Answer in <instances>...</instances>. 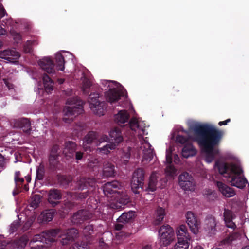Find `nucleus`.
<instances>
[{
    "mask_svg": "<svg viewBox=\"0 0 249 249\" xmlns=\"http://www.w3.org/2000/svg\"><path fill=\"white\" fill-rule=\"evenodd\" d=\"M130 114L125 110H121L114 115V120L118 124H124L129 119Z\"/></svg>",
    "mask_w": 249,
    "mask_h": 249,
    "instance_id": "a878e982",
    "label": "nucleus"
},
{
    "mask_svg": "<svg viewBox=\"0 0 249 249\" xmlns=\"http://www.w3.org/2000/svg\"><path fill=\"white\" fill-rule=\"evenodd\" d=\"M109 136L112 141H114L117 145L123 141V137L120 129L114 127L109 132Z\"/></svg>",
    "mask_w": 249,
    "mask_h": 249,
    "instance_id": "cd10ccee",
    "label": "nucleus"
},
{
    "mask_svg": "<svg viewBox=\"0 0 249 249\" xmlns=\"http://www.w3.org/2000/svg\"><path fill=\"white\" fill-rule=\"evenodd\" d=\"M143 179L144 171L143 170L138 169L134 172L131 183V189L134 193H138L139 190L142 188Z\"/></svg>",
    "mask_w": 249,
    "mask_h": 249,
    "instance_id": "9b49d317",
    "label": "nucleus"
},
{
    "mask_svg": "<svg viewBox=\"0 0 249 249\" xmlns=\"http://www.w3.org/2000/svg\"><path fill=\"white\" fill-rule=\"evenodd\" d=\"M135 216V213L133 211L124 213L118 219L119 222L125 223L133 219Z\"/></svg>",
    "mask_w": 249,
    "mask_h": 249,
    "instance_id": "e433bc0d",
    "label": "nucleus"
},
{
    "mask_svg": "<svg viewBox=\"0 0 249 249\" xmlns=\"http://www.w3.org/2000/svg\"><path fill=\"white\" fill-rule=\"evenodd\" d=\"M160 242L164 246H167L175 239V231L169 225H164L159 230Z\"/></svg>",
    "mask_w": 249,
    "mask_h": 249,
    "instance_id": "6e6552de",
    "label": "nucleus"
},
{
    "mask_svg": "<svg viewBox=\"0 0 249 249\" xmlns=\"http://www.w3.org/2000/svg\"><path fill=\"white\" fill-rule=\"evenodd\" d=\"M41 242H44L43 233L35 235L30 242V246L33 249H41L43 246Z\"/></svg>",
    "mask_w": 249,
    "mask_h": 249,
    "instance_id": "b1692460",
    "label": "nucleus"
},
{
    "mask_svg": "<svg viewBox=\"0 0 249 249\" xmlns=\"http://www.w3.org/2000/svg\"><path fill=\"white\" fill-rule=\"evenodd\" d=\"M4 83L5 86L8 88V89H11L13 88V85L6 79H3Z\"/></svg>",
    "mask_w": 249,
    "mask_h": 249,
    "instance_id": "864d4df0",
    "label": "nucleus"
},
{
    "mask_svg": "<svg viewBox=\"0 0 249 249\" xmlns=\"http://www.w3.org/2000/svg\"><path fill=\"white\" fill-rule=\"evenodd\" d=\"M194 249H203V248L200 246H197L194 247Z\"/></svg>",
    "mask_w": 249,
    "mask_h": 249,
    "instance_id": "338daca9",
    "label": "nucleus"
},
{
    "mask_svg": "<svg viewBox=\"0 0 249 249\" xmlns=\"http://www.w3.org/2000/svg\"><path fill=\"white\" fill-rule=\"evenodd\" d=\"M115 234V238L118 240H124L129 235L128 233H125L123 231L116 232Z\"/></svg>",
    "mask_w": 249,
    "mask_h": 249,
    "instance_id": "a18cd8bd",
    "label": "nucleus"
},
{
    "mask_svg": "<svg viewBox=\"0 0 249 249\" xmlns=\"http://www.w3.org/2000/svg\"><path fill=\"white\" fill-rule=\"evenodd\" d=\"M173 151V147L170 146L166 149V162L168 164L165 168V172L167 177L171 179H174L177 175V170L172 165V159L171 153Z\"/></svg>",
    "mask_w": 249,
    "mask_h": 249,
    "instance_id": "4468645a",
    "label": "nucleus"
},
{
    "mask_svg": "<svg viewBox=\"0 0 249 249\" xmlns=\"http://www.w3.org/2000/svg\"><path fill=\"white\" fill-rule=\"evenodd\" d=\"M142 249H152L151 246L146 245L144 246Z\"/></svg>",
    "mask_w": 249,
    "mask_h": 249,
    "instance_id": "69168bd1",
    "label": "nucleus"
},
{
    "mask_svg": "<svg viewBox=\"0 0 249 249\" xmlns=\"http://www.w3.org/2000/svg\"><path fill=\"white\" fill-rule=\"evenodd\" d=\"M83 102L77 97L70 98L67 100L66 107L63 110V120L66 123L72 121L74 116L82 113Z\"/></svg>",
    "mask_w": 249,
    "mask_h": 249,
    "instance_id": "423d86ee",
    "label": "nucleus"
},
{
    "mask_svg": "<svg viewBox=\"0 0 249 249\" xmlns=\"http://www.w3.org/2000/svg\"><path fill=\"white\" fill-rule=\"evenodd\" d=\"M178 184L184 190H193L196 186L193 177L187 172H183L179 176Z\"/></svg>",
    "mask_w": 249,
    "mask_h": 249,
    "instance_id": "ddd939ff",
    "label": "nucleus"
},
{
    "mask_svg": "<svg viewBox=\"0 0 249 249\" xmlns=\"http://www.w3.org/2000/svg\"><path fill=\"white\" fill-rule=\"evenodd\" d=\"M37 44L36 40H28L25 43L24 46V51L26 53H30L32 51V46L36 45Z\"/></svg>",
    "mask_w": 249,
    "mask_h": 249,
    "instance_id": "ea45409f",
    "label": "nucleus"
},
{
    "mask_svg": "<svg viewBox=\"0 0 249 249\" xmlns=\"http://www.w3.org/2000/svg\"><path fill=\"white\" fill-rule=\"evenodd\" d=\"M216 222L215 218L213 217L207 218L205 220L204 230L206 233L209 236L215 234Z\"/></svg>",
    "mask_w": 249,
    "mask_h": 249,
    "instance_id": "6ab92c4d",
    "label": "nucleus"
},
{
    "mask_svg": "<svg viewBox=\"0 0 249 249\" xmlns=\"http://www.w3.org/2000/svg\"><path fill=\"white\" fill-rule=\"evenodd\" d=\"M87 196V193L86 192H84V193H82L81 194H80L79 196H78V198H84L85 197H86Z\"/></svg>",
    "mask_w": 249,
    "mask_h": 249,
    "instance_id": "680f3d73",
    "label": "nucleus"
},
{
    "mask_svg": "<svg viewBox=\"0 0 249 249\" xmlns=\"http://www.w3.org/2000/svg\"><path fill=\"white\" fill-rule=\"evenodd\" d=\"M230 121V119H228L224 121H220L218 123V124L220 126L222 125H226L228 122Z\"/></svg>",
    "mask_w": 249,
    "mask_h": 249,
    "instance_id": "bf43d9fd",
    "label": "nucleus"
},
{
    "mask_svg": "<svg viewBox=\"0 0 249 249\" xmlns=\"http://www.w3.org/2000/svg\"><path fill=\"white\" fill-rule=\"evenodd\" d=\"M131 129L138 135L141 142L140 149L142 151V161L144 163H148L153 159L154 154L151 146L148 142L147 138H143L148 133L146 124L140 118L133 117L129 121Z\"/></svg>",
    "mask_w": 249,
    "mask_h": 249,
    "instance_id": "f03ea898",
    "label": "nucleus"
},
{
    "mask_svg": "<svg viewBox=\"0 0 249 249\" xmlns=\"http://www.w3.org/2000/svg\"><path fill=\"white\" fill-rule=\"evenodd\" d=\"M99 98V94L98 93H92L90 95L88 101L89 107L93 113L98 116H102L105 111V103L100 102Z\"/></svg>",
    "mask_w": 249,
    "mask_h": 249,
    "instance_id": "1a4fd4ad",
    "label": "nucleus"
},
{
    "mask_svg": "<svg viewBox=\"0 0 249 249\" xmlns=\"http://www.w3.org/2000/svg\"><path fill=\"white\" fill-rule=\"evenodd\" d=\"M187 124L190 130L194 132L195 136L188 134L187 139L178 134L176 138V142L187 144L189 141H197L201 147L204 160L208 163H211L219 153V149L214 146L220 143L223 132L211 124L200 123L192 119L188 120Z\"/></svg>",
    "mask_w": 249,
    "mask_h": 249,
    "instance_id": "f257e3e1",
    "label": "nucleus"
},
{
    "mask_svg": "<svg viewBox=\"0 0 249 249\" xmlns=\"http://www.w3.org/2000/svg\"><path fill=\"white\" fill-rule=\"evenodd\" d=\"M78 231L76 229L72 228L67 230L63 232V233L60 236L61 239V243L63 245L69 244L71 241H72L78 236Z\"/></svg>",
    "mask_w": 249,
    "mask_h": 249,
    "instance_id": "f3484780",
    "label": "nucleus"
},
{
    "mask_svg": "<svg viewBox=\"0 0 249 249\" xmlns=\"http://www.w3.org/2000/svg\"><path fill=\"white\" fill-rule=\"evenodd\" d=\"M233 237L232 236H230L227 239L226 241H225L224 242L228 243H230L233 240Z\"/></svg>",
    "mask_w": 249,
    "mask_h": 249,
    "instance_id": "0e129e2a",
    "label": "nucleus"
},
{
    "mask_svg": "<svg viewBox=\"0 0 249 249\" xmlns=\"http://www.w3.org/2000/svg\"><path fill=\"white\" fill-rule=\"evenodd\" d=\"M4 165V158L2 156L1 154H0V167H3Z\"/></svg>",
    "mask_w": 249,
    "mask_h": 249,
    "instance_id": "5fc2aeb1",
    "label": "nucleus"
},
{
    "mask_svg": "<svg viewBox=\"0 0 249 249\" xmlns=\"http://www.w3.org/2000/svg\"><path fill=\"white\" fill-rule=\"evenodd\" d=\"M217 186L221 193L226 197H231L235 195L234 190L221 182H217Z\"/></svg>",
    "mask_w": 249,
    "mask_h": 249,
    "instance_id": "412c9836",
    "label": "nucleus"
},
{
    "mask_svg": "<svg viewBox=\"0 0 249 249\" xmlns=\"http://www.w3.org/2000/svg\"><path fill=\"white\" fill-rule=\"evenodd\" d=\"M123 225L121 224H116L115 226V229L116 231H120L123 228Z\"/></svg>",
    "mask_w": 249,
    "mask_h": 249,
    "instance_id": "4d7b16f0",
    "label": "nucleus"
},
{
    "mask_svg": "<svg viewBox=\"0 0 249 249\" xmlns=\"http://www.w3.org/2000/svg\"><path fill=\"white\" fill-rule=\"evenodd\" d=\"M178 129L179 130V131L186 132L181 126H179Z\"/></svg>",
    "mask_w": 249,
    "mask_h": 249,
    "instance_id": "774afa93",
    "label": "nucleus"
},
{
    "mask_svg": "<svg viewBox=\"0 0 249 249\" xmlns=\"http://www.w3.org/2000/svg\"><path fill=\"white\" fill-rule=\"evenodd\" d=\"M19 226V223L18 221H14L10 226V231L11 232H14L17 228Z\"/></svg>",
    "mask_w": 249,
    "mask_h": 249,
    "instance_id": "8fccbe9b",
    "label": "nucleus"
},
{
    "mask_svg": "<svg viewBox=\"0 0 249 249\" xmlns=\"http://www.w3.org/2000/svg\"><path fill=\"white\" fill-rule=\"evenodd\" d=\"M95 138L96 134L93 132H89L85 137L83 140V147L85 151H88V148H89L88 145L91 143Z\"/></svg>",
    "mask_w": 249,
    "mask_h": 249,
    "instance_id": "72a5a7b5",
    "label": "nucleus"
},
{
    "mask_svg": "<svg viewBox=\"0 0 249 249\" xmlns=\"http://www.w3.org/2000/svg\"><path fill=\"white\" fill-rule=\"evenodd\" d=\"M59 230H52L51 231L43 232L44 242L46 244H50L55 242L57 238Z\"/></svg>",
    "mask_w": 249,
    "mask_h": 249,
    "instance_id": "5701e85b",
    "label": "nucleus"
},
{
    "mask_svg": "<svg viewBox=\"0 0 249 249\" xmlns=\"http://www.w3.org/2000/svg\"><path fill=\"white\" fill-rule=\"evenodd\" d=\"M41 196L40 195H34L31 200L30 206L32 208L37 207L40 202Z\"/></svg>",
    "mask_w": 249,
    "mask_h": 249,
    "instance_id": "a19ab883",
    "label": "nucleus"
},
{
    "mask_svg": "<svg viewBox=\"0 0 249 249\" xmlns=\"http://www.w3.org/2000/svg\"><path fill=\"white\" fill-rule=\"evenodd\" d=\"M42 80L45 90L47 93L50 92L53 89V82L46 74L43 75Z\"/></svg>",
    "mask_w": 249,
    "mask_h": 249,
    "instance_id": "f704fd0d",
    "label": "nucleus"
},
{
    "mask_svg": "<svg viewBox=\"0 0 249 249\" xmlns=\"http://www.w3.org/2000/svg\"><path fill=\"white\" fill-rule=\"evenodd\" d=\"M17 124L16 127H19L22 129L25 133H28L31 130V123L30 121L25 118L21 119L17 121Z\"/></svg>",
    "mask_w": 249,
    "mask_h": 249,
    "instance_id": "c756f323",
    "label": "nucleus"
},
{
    "mask_svg": "<svg viewBox=\"0 0 249 249\" xmlns=\"http://www.w3.org/2000/svg\"><path fill=\"white\" fill-rule=\"evenodd\" d=\"M121 187V184L117 181L107 182L103 186V192L106 196H109L112 194L113 196L116 198V202L110 204V207L113 209H119L129 202V197L126 193L118 191Z\"/></svg>",
    "mask_w": 249,
    "mask_h": 249,
    "instance_id": "20e7f679",
    "label": "nucleus"
},
{
    "mask_svg": "<svg viewBox=\"0 0 249 249\" xmlns=\"http://www.w3.org/2000/svg\"><path fill=\"white\" fill-rule=\"evenodd\" d=\"M6 31L0 26V35H3L5 34Z\"/></svg>",
    "mask_w": 249,
    "mask_h": 249,
    "instance_id": "e2e57ef3",
    "label": "nucleus"
},
{
    "mask_svg": "<svg viewBox=\"0 0 249 249\" xmlns=\"http://www.w3.org/2000/svg\"><path fill=\"white\" fill-rule=\"evenodd\" d=\"M82 90L84 93L87 94L88 89L91 86V82L86 77H84L82 79Z\"/></svg>",
    "mask_w": 249,
    "mask_h": 249,
    "instance_id": "58836bf2",
    "label": "nucleus"
},
{
    "mask_svg": "<svg viewBox=\"0 0 249 249\" xmlns=\"http://www.w3.org/2000/svg\"><path fill=\"white\" fill-rule=\"evenodd\" d=\"M5 15H7V12L3 5L0 3V19L3 17Z\"/></svg>",
    "mask_w": 249,
    "mask_h": 249,
    "instance_id": "603ef678",
    "label": "nucleus"
},
{
    "mask_svg": "<svg viewBox=\"0 0 249 249\" xmlns=\"http://www.w3.org/2000/svg\"><path fill=\"white\" fill-rule=\"evenodd\" d=\"M174 162L176 164H178L179 162V158L177 155H175L174 156Z\"/></svg>",
    "mask_w": 249,
    "mask_h": 249,
    "instance_id": "13d9d810",
    "label": "nucleus"
},
{
    "mask_svg": "<svg viewBox=\"0 0 249 249\" xmlns=\"http://www.w3.org/2000/svg\"><path fill=\"white\" fill-rule=\"evenodd\" d=\"M91 218L89 213L86 210H81L75 213L72 216V222L75 224H78L84 220Z\"/></svg>",
    "mask_w": 249,
    "mask_h": 249,
    "instance_id": "4be33fe9",
    "label": "nucleus"
},
{
    "mask_svg": "<svg viewBox=\"0 0 249 249\" xmlns=\"http://www.w3.org/2000/svg\"><path fill=\"white\" fill-rule=\"evenodd\" d=\"M19 56V53L14 50H6L0 52V58L11 63L16 62Z\"/></svg>",
    "mask_w": 249,
    "mask_h": 249,
    "instance_id": "a211bd4d",
    "label": "nucleus"
},
{
    "mask_svg": "<svg viewBox=\"0 0 249 249\" xmlns=\"http://www.w3.org/2000/svg\"><path fill=\"white\" fill-rule=\"evenodd\" d=\"M93 232V228L92 225H88L85 227L83 230V233L85 236H88L89 234H91Z\"/></svg>",
    "mask_w": 249,
    "mask_h": 249,
    "instance_id": "49530a36",
    "label": "nucleus"
},
{
    "mask_svg": "<svg viewBox=\"0 0 249 249\" xmlns=\"http://www.w3.org/2000/svg\"><path fill=\"white\" fill-rule=\"evenodd\" d=\"M160 173L158 172H153L150 177L148 185L146 190L148 192H153L157 187L163 188L166 185L167 179L165 178H161L158 183V178L160 177Z\"/></svg>",
    "mask_w": 249,
    "mask_h": 249,
    "instance_id": "9d476101",
    "label": "nucleus"
},
{
    "mask_svg": "<svg viewBox=\"0 0 249 249\" xmlns=\"http://www.w3.org/2000/svg\"><path fill=\"white\" fill-rule=\"evenodd\" d=\"M165 215V210L161 207L158 208L155 213L154 224L156 225L160 224L162 222Z\"/></svg>",
    "mask_w": 249,
    "mask_h": 249,
    "instance_id": "7c9ffc66",
    "label": "nucleus"
},
{
    "mask_svg": "<svg viewBox=\"0 0 249 249\" xmlns=\"http://www.w3.org/2000/svg\"><path fill=\"white\" fill-rule=\"evenodd\" d=\"M196 153V149L192 144L190 143L186 144L182 150V155L183 157L186 158L194 156Z\"/></svg>",
    "mask_w": 249,
    "mask_h": 249,
    "instance_id": "c85d7f7f",
    "label": "nucleus"
},
{
    "mask_svg": "<svg viewBox=\"0 0 249 249\" xmlns=\"http://www.w3.org/2000/svg\"><path fill=\"white\" fill-rule=\"evenodd\" d=\"M64 54L63 55L60 53H57L55 54V61L57 64V67L59 70L61 71H64V58L65 57H69L71 58L72 61H73V56L72 54L69 52H64Z\"/></svg>",
    "mask_w": 249,
    "mask_h": 249,
    "instance_id": "aec40b11",
    "label": "nucleus"
},
{
    "mask_svg": "<svg viewBox=\"0 0 249 249\" xmlns=\"http://www.w3.org/2000/svg\"><path fill=\"white\" fill-rule=\"evenodd\" d=\"M104 87H107L108 91L105 92L106 100L110 104L115 103L121 99H125L127 97L126 91L121 85L114 81L104 80L102 81Z\"/></svg>",
    "mask_w": 249,
    "mask_h": 249,
    "instance_id": "39448f33",
    "label": "nucleus"
},
{
    "mask_svg": "<svg viewBox=\"0 0 249 249\" xmlns=\"http://www.w3.org/2000/svg\"><path fill=\"white\" fill-rule=\"evenodd\" d=\"M28 239L26 236H22L18 241L12 243H6L5 241L1 242L0 244V249H4L6 247L12 249H22L26 245Z\"/></svg>",
    "mask_w": 249,
    "mask_h": 249,
    "instance_id": "2eb2a0df",
    "label": "nucleus"
},
{
    "mask_svg": "<svg viewBox=\"0 0 249 249\" xmlns=\"http://www.w3.org/2000/svg\"><path fill=\"white\" fill-rule=\"evenodd\" d=\"M214 167L217 168L219 173L224 177L229 179L228 181L232 186L242 189L248 183L241 176L242 170L238 162L228 164L217 160Z\"/></svg>",
    "mask_w": 249,
    "mask_h": 249,
    "instance_id": "7ed1b4c3",
    "label": "nucleus"
},
{
    "mask_svg": "<svg viewBox=\"0 0 249 249\" xmlns=\"http://www.w3.org/2000/svg\"><path fill=\"white\" fill-rule=\"evenodd\" d=\"M117 147V144L115 143H109L107 144L103 147L98 148V150L102 154H107L110 152L111 150H113Z\"/></svg>",
    "mask_w": 249,
    "mask_h": 249,
    "instance_id": "4c0bfd02",
    "label": "nucleus"
},
{
    "mask_svg": "<svg viewBox=\"0 0 249 249\" xmlns=\"http://www.w3.org/2000/svg\"><path fill=\"white\" fill-rule=\"evenodd\" d=\"M20 173L19 171H17L15 173V181L16 184V189L20 188L22 183L24 181V179L22 178H20Z\"/></svg>",
    "mask_w": 249,
    "mask_h": 249,
    "instance_id": "79ce46f5",
    "label": "nucleus"
},
{
    "mask_svg": "<svg viewBox=\"0 0 249 249\" xmlns=\"http://www.w3.org/2000/svg\"><path fill=\"white\" fill-rule=\"evenodd\" d=\"M54 214L53 210L45 211L40 214L38 218V221L40 223L49 222L53 219Z\"/></svg>",
    "mask_w": 249,
    "mask_h": 249,
    "instance_id": "bb28decb",
    "label": "nucleus"
},
{
    "mask_svg": "<svg viewBox=\"0 0 249 249\" xmlns=\"http://www.w3.org/2000/svg\"><path fill=\"white\" fill-rule=\"evenodd\" d=\"M175 232L177 242L171 249H189L191 237L187 227L185 225H181L176 229Z\"/></svg>",
    "mask_w": 249,
    "mask_h": 249,
    "instance_id": "0eeeda50",
    "label": "nucleus"
},
{
    "mask_svg": "<svg viewBox=\"0 0 249 249\" xmlns=\"http://www.w3.org/2000/svg\"><path fill=\"white\" fill-rule=\"evenodd\" d=\"M60 192L57 190L51 191L49 194L48 201L53 206L57 204L58 200L61 198Z\"/></svg>",
    "mask_w": 249,
    "mask_h": 249,
    "instance_id": "473e14b6",
    "label": "nucleus"
},
{
    "mask_svg": "<svg viewBox=\"0 0 249 249\" xmlns=\"http://www.w3.org/2000/svg\"><path fill=\"white\" fill-rule=\"evenodd\" d=\"M75 148V143L72 142H69L66 143L63 153L66 157H73Z\"/></svg>",
    "mask_w": 249,
    "mask_h": 249,
    "instance_id": "2f4dec72",
    "label": "nucleus"
},
{
    "mask_svg": "<svg viewBox=\"0 0 249 249\" xmlns=\"http://www.w3.org/2000/svg\"><path fill=\"white\" fill-rule=\"evenodd\" d=\"M83 156V153L81 152H77L76 153V159L77 160H80L82 159Z\"/></svg>",
    "mask_w": 249,
    "mask_h": 249,
    "instance_id": "052dcab7",
    "label": "nucleus"
},
{
    "mask_svg": "<svg viewBox=\"0 0 249 249\" xmlns=\"http://www.w3.org/2000/svg\"><path fill=\"white\" fill-rule=\"evenodd\" d=\"M103 172L105 177L112 176L114 173V165L109 162L105 163Z\"/></svg>",
    "mask_w": 249,
    "mask_h": 249,
    "instance_id": "c9c22d12",
    "label": "nucleus"
},
{
    "mask_svg": "<svg viewBox=\"0 0 249 249\" xmlns=\"http://www.w3.org/2000/svg\"><path fill=\"white\" fill-rule=\"evenodd\" d=\"M10 34L16 43H18L21 40V36L19 33H17L14 30H11Z\"/></svg>",
    "mask_w": 249,
    "mask_h": 249,
    "instance_id": "c03bdc74",
    "label": "nucleus"
},
{
    "mask_svg": "<svg viewBox=\"0 0 249 249\" xmlns=\"http://www.w3.org/2000/svg\"><path fill=\"white\" fill-rule=\"evenodd\" d=\"M87 246V244L79 245V244L75 243L71 245L68 249H89Z\"/></svg>",
    "mask_w": 249,
    "mask_h": 249,
    "instance_id": "de8ad7c7",
    "label": "nucleus"
},
{
    "mask_svg": "<svg viewBox=\"0 0 249 249\" xmlns=\"http://www.w3.org/2000/svg\"><path fill=\"white\" fill-rule=\"evenodd\" d=\"M44 173V166L42 165L38 166L36 169V178L38 180L42 179Z\"/></svg>",
    "mask_w": 249,
    "mask_h": 249,
    "instance_id": "37998d69",
    "label": "nucleus"
},
{
    "mask_svg": "<svg viewBox=\"0 0 249 249\" xmlns=\"http://www.w3.org/2000/svg\"><path fill=\"white\" fill-rule=\"evenodd\" d=\"M233 214L232 212L229 210L225 209L224 212V220L226 226L231 229H235L236 225L232 221Z\"/></svg>",
    "mask_w": 249,
    "mask_h": 249,
    "instance_id": "393cba45",
    "label": "nucleus"
},
{
    "mask_svg": "<svg viewBox=\"0 0 249 249\" xmlns=\"http://www.w3.org/2000/svg\"><path fill=\"white\" fill-rule=\"evenodd\" d=\"M130 152L128 150L127 152L125 153L122 156L121 158L124 161V164H125L127 163V162L128 161V160L130 158Z\"/></svg>",
    "mask_w": 249,
    "mask_h": 249,
    "instance_id": "3c124183",
    "label": "nucleus"
},
{
    "mask_svg": "<svg viewBox=\"0 0 249 249\" xmlns=\"http://www.w3.org/2000/svg\"><path fill=\"white\" fill-rule=\"evenodd\" d=\"M38 64L40 67L48 73H54V64L50 57H45L40 59L38 62Z\"/></svg>",
    "mask_w": 249,
    "mask_h": 249,
    "instance_id": "dca6fc26",
    "label": "nucleus"
},
{
    "mask_svg": "<svg viewBox=\"0 0 249 249\" xmlns=\"http://www.w3.org/2000/svg\"><path fill=\"white\" fill-rule=\"evenodd\" d=\"M186 222L191 231L194 234H197L199 231L201 223L195 214L191 211H188L185 214Z\"/></svg>",
    "mask_w": 249,
    "mask_h": 249,
    "instance_id": "f8f14e48",
    "label": "nucleus"
},
{
    "mask_svg": "<svg viewBox=\"0 0 249 249\" xmlns=\"http://www.w3.org/2000/svg\"><path fill=\"white\" fill-rule=\"evenodd\" d=\"M35 220V218L32 217L30 220H28L24 225L23 227V230L26 231L31 226L32 223Z\"/></svg>",
    "mask_w": 249,
    "mask_h": 249,
    "instance_id": "09e8293b",
    "label": "nucleus"
},
{
    "mask_svg": "<svg viewBox=\"0 0 249 249\" xmlns=\"http://www.w3.org/2000/svg\"><path fill=\"white\" fill-rule=\"evenodd\" d=\"M109 140V138L107 136H103L100 139V142H107Z\"/></svg>",
    "mask_w": 249,
    "mask_h": 249,
    "instance_id": "6e6d98bb",
    "label": "nucleus"
}]
</instances>
